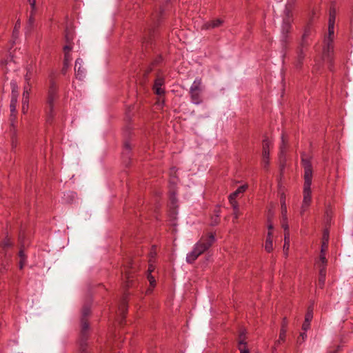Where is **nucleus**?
<instances>
[{"mask_svg": "<svg viewBox=\"0 0 353 353\" xmlns=\"http://www.w3.org/2000/svg\"><path fill=\"white\" fill-rule=\"evenodd\" d=\"M287 326H288V321L286 318H283L281 323V329H284L285 331L287 332Z\"/></svg>", "mask_w": 353, "mask_h": 353, "instance_id": "ea45409f", "label": "nucleus"}, {"mask_svg": "<svg viewBox=\"0 0 353 353\" xmlns=\"http://www.w3.org/2000/svg\"><path fill=\"white\" fill-rule=\"evenodd\" d=\"M22 104L26 105V109H28V105H29V99L28 98H23L22 97Z\"/></svg>", "mask_w": 353, "mask_h": 353, "instance_id": "c03bdc74", "label": "nucleus"}, {"mask_svg": "<svg viewBox=\"0 0 353 353\" xmlns=\"http://www.w3.org/2000/svg\"><path fill=\"white\" fill-rule=\"evenodd\" d=\"M248 189L247 185H243L239 186L234 192L230 194L229 197L232 199H236V197L240 194H243Z\"/></svg>", "mask_w": 353, "mask_h": 353, "instance_id": "412c9836", "label": "nucleus"}, {"mask_svg": "<svg viewBox=\"0 0 353 353\" xmlns=\"http://www.w3.org/2000/svg\"><path fill=\"white\" fill-rule=\"evenodd\" d=\"M270 142L268 139L263 141V162L265 167L268 165L269 156H270Z\"/></svg>", "mask_w": 353, "mask_h": 353, "instance_id": "f8f14e48", "label": "nucleus"}, {"mask_svg": "<svg viewBox=\"0 0 353 353\" xmlns=\"http://www.w3.org/2000/svg\"><path fill=\"white\" fill-rule=\"evenodd\" d=\"M157 15H159V14H158ZM157 17H158V19H157V21L155 22V26L157 25V23L159 22V16H157Z\"/></svg>", "mask_w": 353, "mask_h": 353, "instance_id": "603ef678", "label": "nucleus"}, {"mask_svg": "<svg viewBox=\"0 0 353 353\" xmlns=\"http://www.w3.org/2000/svg\"><path fill=\"white\" fill-rule=\"evenodd\" d=\"M306 338H307V334H306L305 332L304 331V332L300 333L299 336L297 340V342L299 343H301L302 342H303L305 341V339Z\"/></svg>", "mask_w": 353, "mask_h": 353, "instance_id": "e433bc0d", "label": "nucleus"}, {"mask_svg": "<svg viewBox=\"0 0 353 353\" xmlns=\"http://www.w3.org/2000/svg\"><path fill=\"white\" fill-rule=\"evenodd\" d=\"M150 40H151V38L150 37V38H149L147 41H145V42H146V43H149V42L150 41Z\"/></svg>", "mask_w": 353, "mask_h": 353, "instance_id": "864d4df0", "label": "nucleus"}, {"mask_svg": "<svg viewBox=\"0 0 353 353\" xmlns=\"http://www.w3.org/2000/svg\"><path fill=\"white\" fill-rule=\"evenodd\" d=\"M19 241L21 243H23L22 246H24L23 239H24V234L23 232H20L19 236Z\"/></svg>", "mask_w": 353, "mask_h": 353, "instance_id": "a18cd8bd", "label": "nucleus"}, {"mask_svg": "<svg viewBox=\"0 0 353 353\" xmlns=\"http://www.w3.org/2000/svg\"><path fill=\"white\" fill-rule=\"evenodd\" d=\"M28 2H29V3H30V5L31 6V8H32V12H31V14H30V19H29V22L31 24L32 23H33V14H32V12L35 9L36 0H28Z\"/></svg>", "mask_w": 353, "mask_h": 353, "instance_id": "2f4dec72", "label": "nucleus"}, {"mask_svg": "<svg viewBox=\"0 0 353 353\" xmlns=\"http://www.w3.org/2000/svg\"><path fill=\"white\" fill-rule=\"evenodd\" d=\"M17 103V94H13L12 96L10 104V112H17L16 107Z\"/></svg>", "mask_w": 353, "mask_h": 353, "instance_id": "4be33fe9", "label": "nucleus"}, {"mask_svg": "<svg viewBox=\"0 0 353 353\" xmlns=\"http://www.w3.org/2000/svg\"><path fill=\"white\" fill-rule=\"evenodd\" d=\"M58 87L54 78L50 76V86L48 92V122L52 121L54 117V102L58 97Z\"/></svg>", "mask_w": 353, "mask_h": 353, "instance_id": "20e7f679", "label": "nucleus"}, {"mask_svg": "<svg viewBox=\"0 0 353 353\" xmlns=\"http://www.w3.org/2000/svg\"><path fill=\"white\" fill-rule=\"evenodd\" d=\"M18 28V26H17V23L15 25V27H14V30H17V28Z\"/></svg>", "mask_w": 353, "mask_h": 353, "instance_id": "5fc2aeb1", "label": "nucleus"}, {"mask_svg": "<svg viewBox=\"0 0 353 353\" xmlns=\"http://www.w3.org/2000/svg\"><path fill=\"white\" fill-rule=\"evenodd\" d=\"M285 147H286V142L285 140L284 134H283L282 135V143L280 147L281 154L284 153Z\"/></svg>", "mask_w": 353, "mask_h": 353, "instance_id": "4c0bfd02", "label": "nucleus"}, {"mask_svg": "<svg viewBox=\"0 0 353 353\" xmlns=\"http://www.w3.org/2000/svg\"><path fill=\"white\" fill-rule=\"evenodd\" d=\"M290 248V232H287L284 234V245H283V251L287 254Z\"/></svg>", "mask_w": 353, "mask_h": 353, "instance_id": "5701e85b", "label": "nucleus"}, {"mask_svg": "<svg viewBox=\"0 0 353 353\" xmlns=\"http://www.w3.org/2000/svg\"><path fill=\"white\" fill-rule=\"evenodd\" d=\"M286 331L284 330V329H281L280 330V333H279V339L277 341H275V343H274V349L276 348V347H277L282 342H284L285 340V336H286Z\"/></svg>", "mask_w": 353, "mask_h": 353, "instance_id": "b1692460", "label": "nucleus"}, {"mask_svg": "<svg viewBox=\"0 0 353 353\" xmlns=\"http://www.w3.org/2000/svg\"><path fill=\"white\" fill-rule=\"evenodd\" d=\"M327 248V245L325 243H323V245H322L321 252L324 253V248Z\"/></svg>", "mask_w": 353, "mask_h": 353, "instance_id": "3c124183", "label": "nucleus"}, {"mask_svg": "<svg viewBox=\"0 0 353 353\" xmlns=\"http://www.w3.org/2000/svg\"><path fill=\"white\" fill-rule=\"evenodd\" d=\"M273 228V225L272 223H269L268 225V232L271 231L272 232Z\"/></svg>", "mask_w": 353, "mask_h": 353, "instance_id": "09e8293b", "label": "nucleus"}, {"mask_svg": "<svg viewBox=\"0 0 353 353\" xmlns=\"http://www.w3.org/2000/svg\"><path fill=\"white\" fill-rule=\"evenodd\" d=\"M10 132L12 133V148H16L17 145V138H16V127L15 123L17 121V112H10Z\"/></svg>", "mask_w": 353, "mask_h": 353, "instance_id": "1a4fd4ad", "label": "nucleus"}, {"mask_svg": "<svg viewBox=\"0 0 353 353\" xmlns=\"http://www.w3.org/2000/svg\"><path fill=\"white\" fill-rule=\"evenodd\" d=\"M68 68V67L65 66V62H63V66L61 70L62 74H65L67 72Z\"/></svg>", "mask_w": 353, "mask_h": 353, "instance_id": "de8ad7c7", "label": "nucleus"}, {"mask_svg": "<svg viewBox=\"0 0 353 353\" xmlns=\"http://www.w3.org/2000/svg\"><path fill=\"white\" fill-rule=\"evenodd\" d=\"M72 60V57L70 53L66 52L64 53V60L63 62H65V66L69 67L70 62Z\"/></svg>", "mask_w": 353, "mask_h": 353, "instance_id": "473e14b6", "label": "nucleus"}, {"mask_svg": "<svg viewBox=\"0 0 353 353\" xmlns=\"http://www.w3.org/2000/svg\"><path fill=\"white\" fill-rule=\"evenodd\" d=\"M223 23V21L220 19H216L212 21L205 22L202 26L203 30H209L221 26Z\"/></svg>", "mask_w": 353, "mask_h": 353, "instance_id": "dca6fc26", "label": "nucleus"}, {"mask_svg": "<svg viewBox=\"0 0 353 353\" xmlns=\"http://www.w3.org/2000/svg\"><path fill=\"white\" fill-rule=\"evenodd\" d=\"M325 46L323 47V54L328 61L332 62L333 59L334 45L333 40L324 39Z\"/></svg>", "mask_w": 353, "mask_h": 353, "instance_id": "0eeeda50", "label": "nucleus"}, {"mask_svg": "<svg viewBox=\"0 0 353 353\" xmlns=\"http://www.w3.org/2000/svg\"><path fill=\"white\" fill-rule=\"evenodd\" d=\"M82 63H83L82 59L80 58H78L75 61V65H74V70H75L76 77L80 80H81L85 77V70L82 67Z\"/></svg>", "mask_w": 353, "mask_h": 353, "instance_id": "9b49d317", "label": "nucleus"}, {"mask_svg": "<svg viewBox=\"0 0 353 353\" xmlns=\"http://www.w3.org/2000/svg\"><path fill=\"white\" fill-rule=\"evenodd\" d=\"M11 85H12V96L13 94H16L14 93V90H15V88H17V85H16V83H14V82H12V83H11Z\"/></svg>", "mask_w": 353, "mask_h": 353, "instance_id": "49530a36", "label": "nucleus"}, {"mask_svg": "<svg viewBox=\"0 0 353 353\" xmlns=\"http://www.w3.org/2000/svg\"><path fill=\"white\" fill-rule=\"evenodd\" d=\"M125 152H123V154H125L126 155H128V153L131 150V145L129 141H125L123 144Z\"/></svg>", "mask_w": 353, "mask_h": 353, "instance_id": "72a5a7b5", "label": "nucleus"}, {"mask_svg": "<svg viewBox=\"0 0 353 353\" xmlns=\"http://www.w3.org/2000/svg\"><path fill=\"white\" fill-rule=\"evenodd\" d=\"M313 318V307L310 306L305 316V321L302 325V330L306 332L310 327V322Z\"/></svg>", "mask_w": 353, "mask_h": 353, "instance_id": "ddd939ff", "label": "nucleus"}, {"mask_svg": "<svg viewBox=\"0 0 353 353\" xmlns=\"http://www.w3.org/2000/svg\"><path fill=\"white\" fill-rule=\"evenodd\" d=\"M164 83V78L161 76H157L153 85V90L156 94L161 96L165 94V90L162 88Z\"/></svg>", "mask_w": 353, "mask_h": 353, "instance_id": "9d476101", "label": "nucleus"}, {"mask_svg": "<svg viewBox=\"0 0 353 353\" xmlns=\"http://www.w3.org/2000/svg\"><path fill=\"white\" fill-rule=\"evenodd\" d=\"M265 249L268 252H271L273 250L272 232L271 231L268 232L265 243Z\"/></svg>", "mask_w": 353, "mask_h": 353, "instance_id": "6ab92c4d", "label": "nucleus"}, {"mask_svg": "<svg viewBox=\"0 0 353 353\" xmlns=\"http://www.w3.org/2000/svg\"><path fill=\"white\" fill-rule=\"evenodd\" d=\"M28 111V109H26V105L22 104V112L23 114H26Z\"/></svg>", "mask_w": 353, "mask_h": 353, "instance_id": "8fccbe9b", "label": "nucleus"}, {"mask_svg": "<svg viewBox=\"0 0 353 353\" xmlns=\"http://www.w3.org/2000/svg\"><path fill=\"white\" fill-rule=\"evenodd\" d=\"M335 20H336V11L334 8H331L330 10L328 25L334 26Z\"/></svg>", "mask_w": 353, "mask_h": 353, "instance_id": "393cba45", "label": "nucleus"}, {"mask_svg": "<svg viewBox=\"0 0 353 353\" xmlns=\"http://www.w3.org/2000/svg\"><path fill=\"white\" fill-rule=\"evenodd\" d=\"M327 259H326V257H325V253L323 252H321V255H320V259H319V267L320 268H321L322 267H324L326 268V265H327Z\"/></svg>", "mask_w": 353, "mask_h": 353, "instance_id": "c756f323", "label": "nucleus"}, {"mask_svg": "<svg viewBox=\"0 0 353 353\" xmlns=\"http://www.w3.org/2000/svg\"><path fill=\"white\" fill-rule=\"evenodd\" d=\"M281 217L285 221L287 220V206L285 203V196L284 194L281 197Z\"/></svg>", "mask_w": 353, "mask_h": 353, "instance_id": "aec40b11", "label": "nucleus"}, {"mask_svg": "<svg viewBox=\"0 0 353 353\" xmlns=\"http://www.w3.org/2000/svg\"><path fill=\"white\" fill-rule=\"evenodd\" d=\"M334 26L328 25V35L325 38V39L334 40Z\"/></svg>", "mask_w": 353, "mask_h": 353, "instance_id": "bb28decb", "label": "nucleus"}, {"mask_svg": "<svg viewBox=\"0 0 353 353\" xmlns=\"http://www.w3.org/2000/svg\"><path fill=\"white\" fill-rule=\"evenodd\" d=\"M281 225H282V228L285 230V232H289V226L288 224V219L285 221L284 219L282 218Z\"/></svg>", "mask_w": 353, "mask_h": 353, "instance_id": "58836bf2", "label": "nucleus"}, {"mask_svg": "<svg viewBox=\"0 0 353 353\" xmlns=\"http://www.w3.org/2000/svg\"><path fill=\"white\" fill-rule=\"evenodd\" d=\"M32 86L28 85H24L23 87V98H28L30 99V94L31 91Z\"/></svg>", "mask_w": 353, "mask_h": 353, "instance_id": "cd10ccee", "label": "nucleus"}, {"mask_svg": "<svg viewBox=\"0 0 353 353\" xmlns=\"http://www.w3.org/2000/svg\"><path fill=\"white\" fill-rule=\"evenodd\" d=\"M34 74V66L31 64L28 65L26 68V74H25V85H30L32 86V79Z\"/></svg>", "mask_w": 353, "mask_h": 353, "instance_id": "f3484780", "label": "nucleus"}, {"mask_svg": "<svg viewBox=\"0 0 353 353\" xmlns=\"http://www.w3.org/2000/svg\"><path fill=\"white\" fill-rule=\"evenodd\" d=\"M325 276H326V268L324 267H322L319 270V279H318V283H317L318 286L320 288H323L325 285Z\"/></svg>", "mask_w": 353, "mask_h": 353, "instance_id": "a211bd4d", "label": "nucleus"}, {"mask_svg": "<svg viewBox=\"0 0 353 353\" xmlns=\"http://www.w3.org/2000/svg\"><path fill=\"white\" fill-rule=\"evenodd\" d=\"M74 39V34L72 31L66 30L65 32V40L66 43H72V40Z\"/></svg>", "mask_w": 353, "mask_h": 353, "instance_id": "a878e982", "label": "nucleus"}, {"mask_svg": "<svg viewBox=\"0 0 353 353\" xmlns=\"http://www.w3.org/2000/svg\"><path fill=\"white\" fill-rule=\"evenodd\" d=\"M12 243L10 239L8 238L5 239L0 244L1 248L3 250H6L7 248L11 247Z\"/></svg>", "mask_w": 353, "mask_h": 353, "instance_id": "c85d7f7f", "label": "nucleus"}, {"mask_svg": "<svg viewBox=\"0 0 353 353\" xmlns=\"http://www.w3.org/2000/svg\"><path fill=\"white\" fill-rule=\"evenodd\" d=\"M90 314V307L88 305H84L81 311V339L79 343V350L81 353H85L86 351V341L88 338L89 323L88 316Z\"/></svg>", "mask_w": 353, "mask_h": 353, "instance_id": "7ed1b4c3", "label": "nucleus"}, {"mask_svg": "<svg viewBox=\"0 0 353 353\" xmlns=\"http://www.w3.org/2000/svg\"><path fill=\"white\" fill-rule=\"evenodd\" d=\"M219 215H216L214 218L212 219L211 225H216L219 223Z\"/></svg>", "mask_w": 353, "mask_h": 353, "instance_id": "a19ab883", "label": "nucleus"}, {"mask_svg": "<svg viewBox=\"0 0 353 353\" xmlns=\"http://www.w3.org/2000/svg\"><path fill=\"white\" fill-rule=\"evenodd\" d=\"M148 278L150 283V285L154 286L156 283L154 278L152 275H148Z\"/></svg>", "mask_w": 353, "mask_h": 353, "instance_id": "37998d69", "label": "nucleus"}, {"mask_svg": "<svg viewBox=\"0 0 353 353\" xmlns=\"http://www.w3.org/2000/svg\"><path fill=\"white\" fill-rule=\"evenodd\" d=\"M229 199V201L231 204V205L232 206L235 213L238 211L239 208H238V203L236 202V199H232L231 198H228Z\"/></svg>", "mask_w": 353, "mask_h": 353, "instance_id": "f704fd0d", "label": "nucleus"}, {"mask_svg": "<svg viewBox=\"0 0 353 353\" xmlns=\"http://www.w3.org/2000/svg\"><path fill=\"white\" fill-rule=\"evenodd\" d=\"M203 86L202 85V80L201 78H196L190 86L189 92L191 101L194 104L199 105L203 102Z\"/></svg>", "mask_w": 353, "mask_h": 353, "instance_id": "423d86ee", "label": "nucleus"}, {"mask_svg": "<svg viewBox=\"0 0 353 353\" xmlns=\"http://www.w3.org/2000/svg\"><path fill=\"white\" fill-rule=\"evenodd\" d=\"M301 164L304 168L303 199L301 210V213L303 214L307 210L312 201V166L310 158L305 154L301 155Z\"/></svg>", "mask_w": 353, "mask_h": 353, "instance_id": "f257e3e1", "label": "nucleus"}, {"mask_svg": "<svg viewBox=\"0 0 353 353\" xmlns=\"http://www.w3.org/2000/svg\"><path fill=\"white\" fill-rule=\"evenodd\" d=\"M19 256L20 257L19 268L20 269H22L26 259V256H25L23 250L22 249L20 250Z\"/></svg>", "mask_w": 353, "mask_h": 353, "instance_id": "7c9ffc66", "label": "nucleus"}, {"mask_svg": "<svg viewBox=\"0 0 353 353\" xmlns=\"http://www.w3.org/2000/svg\"><path fill=\"white\" fill-rule=\"evenodd\" d=\"M310 34H311L310 28H305L304 33L302 36L300 46L298 47V48L296 50V56L295 57V62H294V64H295V66L296 68H301L303 65V60L305 57L304 48H306L309 45L307 39H308V37L310 35Z\"/></svg>", "mask_w": 353, "mask_h": 353, "instance_id": "39448f33", "label": "nucleus"}, {"mask_svg": "<svg viewBox=\"0 0 353 353\" xmlns=\"http://www.w3.org/2000/svg\"><path fill=\"white\" fill-rule=\"evenodd\" d=\"M291 29V25L286 21H284L282 26V35L281 42L284 47L286 46L288 43V34L290 32Z\"/></svg>", "mask_w": 353, "mask_h": 353, "instance_id": "2eb2a0df", "label": "nucleus"}, {"mask_svg": "<svg viewBox=\"0 0 353 353\" xmlns=\"http://www.w3.org/2000/svg\"><path fill=\"white\" fill-rule=\"evenodd\" d=\"M128 294L125 293L122 300L121 301V303L119 306V310L121 312V319L120 321V323L122 324L125 317V313L128 310V301H127Z\"/></svg>", "mask_w": 353, "mask_h": 353, "instance_id": "4468645a", "label": "nucleus"}, {"mask_svg": "<svg viewBox=\"0 0 353 353\" xmlns=\"http://www.w3.org/2000/svg\"><path fill=\"white\" fill-rule=\"evenodd\" d=\"M246 332L245 330H241L238 336V349L240 353H250L248 348L247 347L246 342Z\"/></svg>", "mask_w": 353, "mask_h": 353, "instance_id": "6e6552de", "label": "nucleus"}, {"mask_svg": "<svg viewBox=\"0 0 353 353\" xmlns=\"http://www.w3.org/2000/svg\"><path fill=\"white\" fill-rule=\"evenodd\" d=\"M72 49V43H66V45L63 47V52L64 53L69 52L70 53V51Z\"/></svg>", "mask_w": 353, "mask_h": 353, "instance_id": "c9c22d12", "label": "nucleus"}, {"mask_svg": "<svg viewBox=\"0 0 353 353\" xmlns=\"http://www.w3.org/2000/svg\"><path fill=\"white\" fill-rule=\"evenodd\" d=\"M214 241L215 235L213 233L201 236V239L194 245L192 251L187 254V263H193L200 255L212 246Z\"/></svg>", "mask_w": 353, "mask_h": 353, "instance_id": "f03ea898", "label": "nucleus"}, {"mask_svg": "<svg viewBox=\"0 0 353 353\" xmlns=\"http://www.w3.org/2000/svg\"><path fill=\"white\" fill-rule=\"evenodd\" d=\"M125 278H126V282H127V287H130V284L132 282V280L130 279L131 276H130V274L127 272H125Z\"/></svg>", "mask_w": 353, "mask_h": 353, "instance_id": "79ce46f5", "label": "nucleus"}]
</instances>
